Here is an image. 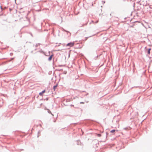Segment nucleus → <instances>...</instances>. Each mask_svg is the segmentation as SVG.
Returning <instances> with one entry per match:
<instances>
[{"label":"nucleus","mask_w":152,"mask_h":152,"mask_svg":"<svg viewBox=\"0 0 152 152\" xmlns=\"http://www.w3.org/2000/svg\"><path fill=\"white\" fill-rule=\"evenodd\" d=\"M75 44L74 42H70L66 45V46H69L70 47H73Z\"/></svg>","instance_id":"1"},{"label":"nucleus","mask_w":152,"mask_h":152,"mask_svg":"<svg viewBox=\"0 0 152 152\" xmlns=\"http://www.w3.org/2000/svg\"><path fill=\"white\" fill-rule=\"evenodd\" d=\"M45 90H43V91H42V92H40L39 93V95H40V96H42V95L43 94L45 93Z\"/></svg>","instance_id":"2"},{"label":"nucleus","mask_w":152,"mask_h":152,"mask_svg":"<svg viewBox=\"0 0 152 152\" xmlns=\"http://www.w3.org/2000/svg\"><path fill=\"white\" fill-rule=\"evenodd\" d=\"M53 56V55H51L49 57V58L48 59V60L49 61H50L52 60Z\"/></svg>","instance_id":"3"},{"label":"nucleus","mask_w":152,"mask_h":152,"mask_svg":"<svg viewBox=\"0 0 152 152\" xmlns=\"http://www.w3.org/2000/svg\"><path fill=\"white\" fill-rule=\"evenodd\" d=\"M58 86V85H56L55 86H54V87H53V89H54V90H55V89L56 88V87H57Z\"/></svg>","instance_id":"4"},{"label":"nucleus","mask_w":152,"mask_h":152,"mask_svg":"<svg viewBox=\"0 0 152 152\" xmlns=\"http://www.w3.org/2000/svg\"><path fill=\"white\" fill-rule=\"evenodd\" d=\"M115 130H113L110 131V132L112 133L114 132Z\"/></svg>","instance_id":"5"},{"label":"nucleus","mask_w":152,"mask_h":152,"mask_svg":"<svg viewBox=\"0 0 152 152\" xmlns=\"http://www.w3.org/2000/svg\"><path fill=\"white\" fill-rule=\"evenodd\" d=\"M150 50H151V49H149L148 50V54H150Z\"/></svg>","instance_id":"6"},{"label":"nucleus","mask_w":152,"mask_h":152,"mask_svg":"<svg viewBox=\"0 0 152 152\" xmlns=\"http://www.w3.org/2000/svg\"><path fill=\"white\" fill-rule=\"evenodd\" d=\"M99 136H101V135H100V134H99Z\"/></svg>","instance_id":"7"},{"label":"nucleus","mask_w":152,"mask_h":152,"mask_svg":"<svg viewBox=\"0 0 152 152\" xmlns=\"http://www.w3.org/2000/svg\"><path fill=\"white\" fill-rule=\"evenodd\" d=\"M1 8H2V7L1 6Z\"/></svg>","instance_id":"8"}]
</instances>
